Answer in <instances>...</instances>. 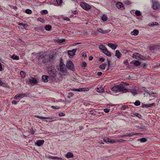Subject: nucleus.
Masks as SVG:
<instances>
[{
    "instance_id": "60",
    "label": "nucleus",
    "mask_w": 160,
    "mask_h": 160,
    "mask_svg": "<svg viewBox=\"0 0 160 160\" xmlns=\"http://www.w3.org/2000/svg\"><path fill=\"white\" fill-rule=\"evenodd\" d=\"M102 73L101 72H98L97 73V75L98 76H101L102 75Z\"/></svg>"
},
{
    "instance_id": "26",
    "label": "nucleus",
    "mask_w": 160,
    "mask_h": 160,
    "mask_svg": "<svg viewBox=\"0 0 160 160\" xmlns=\"http://www.w3.org/2000/svg\"><path fill=\"white\" fill-rule=\"evenodd\" d=\"M147 64L146 62L141 61V67L143 68H146L147 67Z\"/></svg>"
},
{
    "instance_id": "31",
    "label": "nucleus",
    "mask_w": 160,
    "mask_h": 160,
    "mask_svg": "<svg viewBox=\"0 0 160 160\" xmlns=\"http://www.w3.org/2000/svg\"><path fill=\"white\" fill-rule=\"evenodd\" d=\"M20 74L21 77L22 78H24L26 75L25 72L23 71H21L20 72Z\"/></svg>"
},
{
    "instance_id": "42",
    "label": "nucleus",
    "mask_w": 160,
    "mask_h": 160,
    "mask_svg": "<svg viewBox=\"0 0 160 160\" xmlns=\"http://www.w3.org/2000/svg\"><path fill=\"white\" fill-rule=\"evenodd\" d=\"M48 13V12L47 10H44L42 11L41 13L43 15L47 14Z\"/></svg>"
},
{
    "instance_id": "41",
    "label": "nucleus",
    "mask_w": 160,
    "mask_h": 160,
    "mask_svg": "<svg viewBox=\"0 0 160 160\" xmlns=\"http://www.w3.org/2000/svg\"><path fill=\"white\" fill-rule=\"evenodd\" d=\"M25 12L27 14H30L32 13V11L30 9H27L25 10Z\"/></svg>"
},
{
    "instance_id": "16",
    "label": "nucleus",
    "mask_w": 160,
    "mask_h": 160,
    "mask_svg": "<svg viewBox=\"0 0 160 160\" xmlns=\"http://www.w3.org/2000/svg\"><path fill=\"white\" fill-rule=\"evenodd\" d=\"M108 46L112 49H115L117 47V46L116 44L111 43H108Z\"/></svg>"
},
{
    "instance_id": "53",
    "label": "nucleus",
    "mask_w": 160,
    "mask_h": 160,
    "mask_svg": "<svg viewBox=\"0 0 160 160\" xmlns=\"http://www.w3.org/2000/svg\"><path fill=\"white\" fill-rule=\"evenodd\" d=\"M133 114L138 117L139 118H140L139 116L140 115V114L137 112H134L133 113Z\"/></svg>"
},
{
    "instance_id": "46",
    "label": "nucleus",
    "mask_w": 160,
    "mask_h": 160,
    "mask_svg": "<svg viewBox=\"0 0 160 160\" xmlns=\"http://www.w3.org/2000/svg\"><path fill=\"white\" fill-rule=\"evenodd\" d=\"M145 44L146 45L145 46V47H143L142 46L141 47L142 48V50L143 51H145V50H143V49H146L148 48V45H147L148 44L146 43Z\"/></svg>"
},
{
    "instance_id": "9",
    "label": "nucleus",
    "mask_w": 160,
    "mask_h": 160,
    "mask_svg": "<svg viewBox=\"0 0 160 160\" xmlns=\"http://www.w3.org/2000/svg\"><path fill=\"white\" fill-rule=\"evenodd\" d=\"M29 81L31 85H35L38 82L35 78H31L29 79Z\"/></svg>"
},
{
    "instance_id": "51",
    "label": "nucleus",
    "mask_w": 160,
    "mask_h": 160,
    "mask_svg": "<svg viewBox=\"0 0 160 160\" xmlns=\"http://www.w3.org/2000/svg\"><path fill=\"white\" fill-rule=\"evenodd\" d=\"M65 114L63 112L60 113H58V116L59 117L64 116H65Z\"/></svg>"
},
{
    "instance_id": "8",
    "label": "nucleus",
    "mask_w": 160,
    "mask_h": 160,
    "mask_svg": "<svg viewBox=\"0 0 160 160\" xmlns=\"http://www.w3.org/2000/svg\"><path fill=\"white\" fill-rule=\"evenodd\" d=\"M117 7L119 10H122L125 9L124 5L122 3L118 2L116 4Z\"/></svg>"
},
{
    "instance_id": "58",
    "label": "nucleus",
    "mask_w": 160,
    "mask_h": 160,
    "mask_svg": "<svg viewBox=\"0 0 160 160\" xmlns=\"http://www.w3.org/2000/svg\"><path fill=\"white\" fill-rule=\"evenodd\" d=\"M49 158L51 159H56L57 158V157L55 156H50Z\"/></svg>"
},
{
    "instance_id": "14",
    "label": "nucleus",
    "mask_w": 160,
    "mask_h": 160,
    "mask_svg": "<svg viewBox=\"0 0 160 160\" xmlns=\"http://www.w3.org/2000/svg\"><path fill=\"white\" fill-rule=\"evenodd\" d=\"M50 78L49 77L46 75H43L42 76V80L44 82H46L48 81V79Z\"/></svg>"
},
{
    "instance_id": "61",
    "label": "nucleus",
    "mask_w": 160,
    "mask_h": 160,
    "mask_svg": "<svg viewBox=\"0 0 160 160\" xmlns=\"http://www.w3.org/2000/svg\"><path fill=\"white\" fill-rule=\"evenodd\" d=\"M132 57L133 58H136V59H138V58L137 56V55H135V54H133Z\"/></svg>"
},
{
    "instance_id": "19",
    "label": "nucleus",
    "mask_w": 160,
    "mask_h": 160,
    "mask_svg": "<svg viewBox=\"0 0 160 160\" xmlns=\"http://www.w3.org/2000/svg\"><path fill=\"white\" fill-rule=\"evenodd\" d=\"M115 56L118 58H120L121 57V54L120 51L118 50L116 51Z\"/></svg>"
},
{
    "instance_id": "18",
    "label": "nucleus",
    "mask_w": 160,
    "mask_h": 160,
    "mask_svg": "<svg viewBox=\"0 0 160 160\" xmlns=\"http://www.w3.org/2000/svg\"><path fill=\"white\" fill-rule=\"evenodd\" d=\"M154 105V103H152L150 104H143L142 103V108H148L151 107Z\"/></svg>"
},
{
    "instance_id": "7",
    "label": "nucleus",
    "mask_w": 160,
    "mask_h": 160,
    "mask_svg": "<svg viewBox=\"0 0 160 160\" xmlns=\"http://www.w3.org/2000/svg\"><path fill=\"white\" fill-rule=\"evenodd\" d=\"M29 96V94L27 93H24L17 94L14 97V99H17L18 98H22L24 97H27Z\"/></svg>"
},
{
    "instance_id": "3",
    "label": "nucleus",
    "mask_w": 160,
    "mask_h": 160,
    "mask_svg": "<svg viewBox=\"0 0 160 160\" xmlns=\"http://www.w3.org/2000/svg\"><path fill=\"white\" fill-rule=\"evenodd\" d=\"M43 52H40L39 53V57L41 58L43 62L46 63L49 62V55L46 54L42 57L43 55Z\"/></svg>"
},
{
    "instance_id": "37",
    "label": "nucleus",
    "mask_w": 160,
    "mask_h": 160,
    "mask_svg": "<svg viewBox=\"0 0 160 160\" xmlns=\"http://www.w3.org/2000/svg\"><path fill=\"white\" fill-rule=\"evenodd\" d=\"M41 119H52V118H50L49 117H42L40 116L39 118Z\"/></svg>"
},
{
    "instance_id": "48",
    "label": "nucleus",
    "mask_w": 160,
    "mask_h": 160,
    "mask_svg": "<svg viewBox=\"0 0 160 160\" xmlns=\"http://www.w3.org/2000/svg\"><path fill=\"white\" fill-rule=\"evenodd\" d=\"M128 108V107L127 106H122L121 107V109L122 110H124Z\"/></svg>"
},
{
    "instance_id": "12",
    "label": "nucleus",
    "mask_w": 160,
    "mask_h": 160,
    "mask_svg": "<svg viewBox=\"0 0 160 160\" xmlns=\"http://www.w3.org/2000/svg\"><path fill=\"white\" fill-rule=\"evenodd\" d=\"M142 93L144 95V96L145 95H146L147 97H149V98H150V97L151 96V95H152L155 94V93H154V92H145L144 93L142 91V93L141 92V94Z\"/></svg>"
},
{
    "instance_id": "17",
    "label": "nucleus",
    "mask_w": 160,
    "mask_h": 160,
    "mask_svg": "<svg viewBox=\"0 0 160 160\" xmlns=\"http://www.w3.org/2000/svg\"><path fill=\"white\" fill-rule=\"evenodd\" d=\"M62 65L63 64H62V63H61L59 68V70L60 71L62 72H65L66 70V68H64Z\"/></svg>"
},
{
    "instance_id": "50",
    "label": "nucleus",
    "mask_w": 160,
    "mask_h": 160,
    "mask_svg": "<svg viewBox=\"0 0 160 160\" xmlns=\"http://www.w3.org/2000/svg\"><path fill=\"white\" fill-rule=\"evenodd\" d=\"M51 107L54 109H59L60 108V107L58 106H51Z\"/></svg>"
},
{
    "instance_id": "27",
    "label": "nucleus",
    "mask_w": 160,
    "mask_h": 160,
    "mask_svg": "<svg viewBox=\"0 0 160 160\" xmlns=\"http://www.w3.org/2000/svg\"><path fill=\"white\" fill-rule=\"evenodd\" d=\"M99 48L100 49L102 50V52H103L105 50H106V49L107 48L104 46L102 45H99Z\"/></svg>"
},
{
    "instance_id": "56",
    "label": "nucleus",
    "mask_w": 160,
    "mask_h": 160,
    "mask_svg": "<svg viewBox=\"0 0 160 160\" xmlns=\"http://www.w3.org/2000/svg\"><path fill=\"white\" fill-rule=\"evenodd\" d=\"M82 56L83 57L86 58L87 57V56L86 52H83L82 53Z\"/></svg>"
},
{
    "instance_id": "22",
    "label": "nucleus",
    "mask_w": 160,
    "mask_h": 160,
    "mask_svg": "<svg viewBox=\"0 0 160 160\" xmlns=\"http://www.w3.org/2000/svg\"><path fill=\"white\" fill-rule=\"evenodd\" d=\"M103 52L108 56L110 57L111 55V53L108 51L107 48L106 49V50L104 51Z\"/></svg>"
},
{
    "instance_id": "45",
    "label": "nucleus",
    "mask_w": 160,
    "mask_h": 160,
    "mask_svg": "<svg viewBox=\"0 0 160 160\" xmlns=\"http://www.w3.org/2000/svg\"><path fill=\"white\" fill-rule=\"evenodd\" d=\"M103 141L106 143H108L109 142V139L108 138H106L103 139Z\"/></svg>"
},
{
    "instance_id": "4",
    "label": "nucleus",
    "mask_w": 160,
    "mask_h": 160,
    "mask_svg": "<svg viewBox=\"0 0 160 160\" xmlns=\"http://www.w3.org/2000/svg\"><path fill=\"white\" fill-rule=\"evenodd\" d=\"M152 8L154 10L158 9L160 7L158 2L157 0H152Z\"/></svg>"
},
{
    "instance_id": "47",
    "label": "nucleus",
    "mask_w": 160,
    "mask_h": 160,
    "mask_svg": "<svg viewBox=\"0 0 160 160\" xmlns=\"http://www.w3.org/2000/svg\"><path fill=\"white\" fill-rule=\"evenodd\" d=\"M5 85V83L4 82L1 81L0 79V86H4Z\"/></svg>"
},
{
    "instance_id": "6",
    "label": "nucleus",
    "mask_w": 160,
    "mask_h": 160,
    "mask_svg": "<svg viewBox=\"0 0 160 160\" xmlns=\"http://www.w3.org/2000/svg\"><path fill=\"white\" fill-rule=\"evenodd\" d=\"M80 6L83 9L86 10H88L91 8V6L89 4L83 2L81 3Z\"/></svg>"
},
{
    "instance_id": "38",
    "label": "nucleus",
    "mask_w": 160,
    "mask_h": 160,
    "mask_svg": "<svg viewBox=\"0 0 160 160\" xmlns=\"http://www.w3.org/2000/svg\"><path fill=\"white\" fill-rule=\"evenodd\" d=\"M147 141V139L145 138H141V142H145Z\"/></svg>"
},
{
    "instance_id": "29",
    "label": "nucleus",
    "mask_w": 160,
    "mask_h": 160,
    "mask_svg": "<svg viewBox=\"0 0 160 160\" xmlns=\"http://www.w3.org/2000/svg\"><path fill=\"white\" fill-rule=\"evenodd\" d=\"M107 64L106 63H104L100 65L99 68L102 69H104Z\"/></svg>"
},
{
    "instance_id": "54",
    "label": "nucleus",
    "mask_w": 160,
    "mask_h": 160,
    "mask_svg": "<svg viewBox=\"0 0 160 160\" xmlns=\"http://www.w3.org/2000/svg\"><path fill=\"white\" fill-rule=\"evenodd\" d=\"M80 88H73L72 90L73 91L80 92Z\"/></svg>"
},
{
    "instance_id": "5",
    "label": "nucleus",
    "mask_w": 160,
    "mask_h": 160,
    "mask_svg": "<svg viewBox=\"0 0 160 160\" xmlns=\"http://www.w3.org/2000/svg\"><path fill=\"white\" fill-rule=\"evenodd\" d=\"M66 66L68 68L72 71L75 70L73 64L71 61H68L66 64Z\"/></svg>"
},
{
    "instance_id": "59",
    "label": "nucleus",
    "mask_w": 160,
    "mask_h": 160,
    "mask_svg": "<svg viewBox=\"0 0 160 160\" xmlns=\"http://www.w3.org/2000/svg\"><path fill=\"white\" fill-rule=\"evenodd\" d=\"M105 60V58H99V61L102 62H104Z\"/></svg>"
},
{
    "instance_id": "44",
    "label": "nucleus",
    "mask_w": 160,
    "mask_h": 160,
    "mask_svg": "<svg viewBox=\"0 0 160 160\" xmlns=\"http://www.w3.org/2000/svg\"><path fill=\"white\" fill-rule=\"evenodd\" d=\"M56 1L58 5H61L62 3V0H56Z\"/></svg>"
},
{
    "instance_id": "55",
    "label": "nucleus",
    "mask_w": 160,
    "mask_h": 160,
    "mask_svg": "<svg viewBox=\"0 0 160 160\" xmlns=\"http://www.w3.org/2000/svg\"><path fill=\"white\" fill-rule=\"evenodd\" d=\"M30 133L32 134H33L34 133V131L33 130L32 128H31L30 130Z\"/></svg>"
},
{
    "instance_id": "32",
    "label": "nucleus",
    "mask_w": 160,
    "mask_h": 160,
    "mask_svg": "<svg viewBox=\"0 0 160 160\" xmlns=\"http://www.w3.org/2000/svg\"><path fill=\"white\" fill-rule=\"evenodd\" d=\"M137 134L136 133H127L126 134V135L125 136L126 137H130V136H132L133 135H135Z\"/></svg>"
},
{
    "instance_id": "49",
    "label": "nucleus",
    "mask_w": 160,
    "mask_h": 160,
    "mask_svg": "<svg viewBox=\"0 0 160 160\" xmlns=\"http://www.w3.org/2000/svg\"><path fill=\"white\" fill-rule=\"evenodd\" d=\"M135 14L138 16H140V11H139L137 10L135 12Z\"/></svg>"
},
{
    "instance_id": "24",
    "label": "nucleus",
    "mask_w": 160,
    "mask_h": 160,
    "mask_svg": "<svg viewBox=\"0 0 160 160\" xmlns=\"http://www.w3.org/2000/svg\"><path fill=\"white\" fill-rule=\"evenodd\" d=\"M97 91L98 92L102 93L104 92V89L103 87H100L97 88Z\"/></svg>"
},
{
    "instance_id": "52",
    "label": "nucleus",
    "mask_w": 160,
    "mask_h": 160,
    "mask_svg": "<svg viewBox=\"0 0 160 160\" xmlns=\"http://www.w3.org/2000/svg\"><path fill=\"white\" fill-rule=\"evenodd\" d=\"M63 20H66L67 21H69L70 20V19L68 17H63Z\"/></svg>"
},
{
    "instance_id": "1",
    "label": "nucleus",
    "mask_w": 160,
    "mask_h": 160,
    "mask_svg": "<svg viewBox=\"0 0 160 160\" xmlns=\"http://www.w3.org/2000/svg\"><path fill=\"white\" fill-rule=\"evenodd\" d=\"M123 83V85L120 84L115 86L112 88V90L116 92H120L122 93L129 92V90L123 86L124 85H128V84L127 83Z\"/></svg>"
},
{
    "instance_id": "2",
    "label": "nucleus",
    "mask_w": 160,
    "mask_h": 160,
    "mask_svg": "<svg viewBox=\"0 0 160 160\" xmlns=\"http://www.w3.org/2000/svg\"><path fill=\"white\" fill-rule=\"evenodd\" d=\"M50 78L52 80L56 79L57 71L55 67L53 65H49L47 67Z\"/></svg>"
},
{
    "instance_id": "57",
    "label": "nucleus",
    "mask_w": 160,
    "mask_h": 160,
    "mask_svg": "<svg viewBox=\"0 0 160 160\" xmlns=\"http://www.w3.org/2000/svg\"><path fill=\"white\" fill-rule=\"evenodd\" d=\"M104 111L106 113H108L109 112V109L105 108L104 109Z\"/></svg>"
},
{
    "instance_id": "28",
    "label": "nucleus",
    "mask_w": 160,
    "mask_h": 160,
    "mask_svg": "<svg viewBox=\"0 0 160 160\" xmlns=\"http://www.w3.org/2000/svg\"><path fill=\"white\" fill-rule=\"evenodd\" d=\"M11 58L13 60H18L19 59V57L18 56L16 55L15 54H13L11 56Z\"/></svg>"
},
{
    "instance_id": "25",
    "label": "nucleus",
    "mask_w": 160,
    "mask_h": 160,
    "mask_svg": "<svg viewBox=\"0 0 160 160\" xmlns=\"http://www.w3.org/2000/svg\"><path fill=\"white\" fill-rule=\"evenodd\" d=\"M158 25V23L157 22H152L150 23L149 24V25L150 26H151L152 27H153L155 26Z\"/></svg>"
},
{
    "instance_id": "39",
    "label": "nucleus",
    "mask_w": 160,
    "mask_h": 160,
    "mask_svg": "<svg viewBox=\"0 0 160 160\" xmlns=\"http://www.w3.org/2000/svg\"><path fill=\"white\" fill-rule=\"evenodd\" d=\"M49 62H52L53 61V57L52 55H49Z\"/></svg>"
},
{
    "instance_id": "63",
    "label": "nucleus",
    "mask_w": 160,
    "mask_h": 160,
    "mask_svg": "<svg viewBox=\"0 0 160 160\" xmlns=\"http://www.w3.org/2000/svg\"><path fill=\"white\" fill-rule=\"evenodd\" d=\"M17 102L15 101H13L12 102V104H17Z\"/></svg>"
},
{
    "instance_id": "23",
    "label": "nucleus",
    "mask_w": 160,
    "mask_h": 160,
    "mask_svg": "<svg viewBox=\"0 0 160 160\" xmlns=\"http://www.w3.org/2000/svg\"><path fill=\"white\" fill-rule=\"evenodd\" d=\"M73 157V154L72 153L68 152L66 155V157L67 158H72Z\"/></svg>"
},
{
    "instance_id": "62",
    "label": "nucleus",
    "mask_w": 160,
    "mask_h": 160,
    "mask_svg": "<svg viewBox=\"0 0 160 160\" xmlns=\"http://www.w3.org/2000/svg\"><path fill=\"white\" fill-rule=\"evenodd\" d=\"M65 39H62L60 40V42L61 43H63L65 42Z\"/></svg>"
},
{
    "instance_id": "64",
    "label": "nucleus",
    "mask_w": 160,
    "mask_h": 160,
    "mask_svg": "<svg viewBox=\"0 0 160 160\" xmlns=\"http://www.w3.org/2000/svg\"><path fill=\"white\" fill-rule=\"evenodd\" d=\"M38 20L40 21V22H42L43 21V19H42V18H38Z\"/></svg>"
},
{
    "instance_id": "34",
    "label": "nucleus",
    "mask_w": 160,
    "mask_h": 160,
    "mask_svg": "<svg viewBox=\"0 0 160 160\" xmlns=\"http://www.w3.org/2000/svg\"><path fill=\"white\" fill-rule=\"evenodd\" d=\"M102 19L104 21H107V17L105 15H103L102 17Z\"/></svg>"
},
{
    "instance_id": "40",
    "label": "nucleus",
    "mask_w": 160,
    "mask_h": 160,
    "mask_svg": "<svg viewBox=\"0 0 160 160\" xmlns=\"http://www.w3.org/2000/svg\"><path fill=\"white\" fill-rule=\"evenodd\" d=\"M87 66V64L85 62H82V65L81 66L83 68H86Z\"/></svg>"
},
{
    "instance_id": "43",
    "label": "nucleus",
    "mask_w": 160,
    "mask_h": 160,
    "mask_svg": "<svg viewBox=\"0 0 160 160\" xmlns=\"http://www.w3.org/2000/svg\"><path fill=\"white\" fill-rule=\"evenodd\" d=\"M136 106H139L140 105V102L139 101H136V102L134 103H132Z\"/></svg>"
},
{
    "instance_id": "13",
    "label": "nucleus",
    "mask_w": 160,
    "mask_h": 160,
    "mask_svg": "<svg viewBox=\"0 0 160 160\" xmlns=\"http://www.w3.org/2000/svg\"><path fill=\"white\" fill-rule=\"evenodd\" d=\"M44 141L43 140H37L35 143V144L38 146H42L44 143Z\"/></svg>"
},
{
    "instance_id": "21",
    "label": "nucleus",
    "mask_w": 160,
    "mask_h": 160,
    "mask_svg": "<svg viewBox=\"0 0 160 160\" xmlns=\"http://www.w3.org/2000/svg\"><path fill=\"white\" fill-rule=\"evenodd\" d=\"M138 30L134 29L131 32V34L132 35L136 36L138 33Z\"/></svg>"
},
{
    "instance_id": "10",
    "label": "nucleus",
    "mask_w": 160,
    "mask_h": 160,
    "mask_svg": "<svg viewBox=\"0 0 160 160\" xmlns=\"http://www.w3.org/2000/svg\"><path fill=\"white\" fill-rule=\"evenodd\" d=\"M130 64L133 65V67H138L140 64V62L138 60L132 61L130 62Z\"/></svg>"
},
{
    "instance_id": "35",
    "label": "nucleus",
    "mask_w": 160,
    "mask_h": 160,
    "mask_svg": "<svg viewBox=\"0 0 160 160\" xmlns=\"http://www.w3.org/2000/svg\"><path fill=\"white\" fill-rule=\"evenodd\" d=\"M130 92L134 95H136L137 93L136 92V90H130Z\"/></svg>"
},
{
    "instance_id": "15",
    "label": "nucleus",
    "mask_w": 160,
    "mask_h": 160,
    "mask_svg": "<svg viewBox=\"0 0 160 160\" xmlns=\"http://www.w3.org/2000/svg\"><path fill=\"white\" fill-rule=\"evenodd\" d=\"M77 50V49H73L72 50L68 51V54L71 56H73L75 54V53Z\"/></svg>"
},
{
    "instance_id": "20",
    "label": "nucleus",
    "mask_w": 160,
    "mask_h": 160,
    "mask_svg": "<svg viewBox=\"0 0 160 160\" xmlns=\"http://www.w3.org/2000/svg\"><path fill=\"white\" fill-rule=\"evenodd\" d=\"M18 24L19 26H22V28H21L22 29H26L28 27V25L25 24H24L22 23H20Z\"/></svg>"
},
{
    "instance_id": "36",
    "label": "nucleus",
    "mask_w": 160,
    "mask_h": 160,
    "mask_svg": "<svg viewBox=\"0 0 160 160\" xmlns=\"http://www.w3.org/2000/svg\"><path fill=\"white\" fill-rule=\"evenodd\" d=\"M80 92L81 91H88L89 90V88H80Z\"/></svg>"
},
{
    "instance_id": "33",
    "label": "nucleus",
    "mask_w": 160,
    "mask_h": 160,
    "mask_svg": "<svg viewBox=\"0 0 160 160\" xmlns=\"http://www.w3.org/2000/svg\"><path fill=\"white\" fill-rule=\"evenodd\" d=\"M124 3L125 4H126L128 5H130L132 3V2L130 1H129V0H126V1H125L124 2Z\"/></svg>"
},
{
    "instance_id": "11",
    "label": "nucleus",
    "mask_w": 160,
    "mask_h": 160,
    "mask_svg": "<svg viewBox=\"0 0 160 160\" xmlns=\"http://www.w3.org/2000/svg\"><path fill=\"white\" fill-rule=\"evenodd\" d=\"M97 31L99 32L104 34L108 33L110 31V30H104L102 29L101 28H98Z\"/></svg>"
},
{
    "instance_id": "30",
    "label": "nucleus",
    "mask_w": 160,
    "mask_h": 160,
    "mask_svg": "<svg viewBox=\"0 0 160 160\" xmlns=\"http://www.w3.org/2000/svg\"><path fill=\"white\" fill-rule=\"evenodd\" d=\"M52 27L50 25H47L45 27V29L46 30L49 31L51 29Z\"/></svg>"
}]
</instances>
